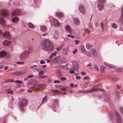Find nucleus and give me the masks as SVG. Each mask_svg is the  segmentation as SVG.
<instances>
[{"label": "nucleus", "instance_id": "obj_1", "mask_svg": "<svg viewBox=\"0 0 123 123\" xmlns=\"http://www.w3.org/2000/svg\"><path fill=\"white\" fill-rule=\"evenodd\" d=\"M53 47L51 42L48 39L44 40L42 45V49L45 50L51 51L53 50Z\"/></svg>", "mask_w": 123, "mask_h": 123}, {"label": "nucleus", "instance_id": "obj_2", "mask_svg": "<svg viewBox=\"0 0 123 123\" xmlns=\"http://www.w3.org/2000/svg\"><path fill=\"white\" fill-rule=\"evenodd\" d=\"M97 5L98 10L99 11H101L104 10V4L105 3V0H97Z\"/></svg>", "mask_w": 123, "mask_h": 123}, {"label": "nucleus", "instance_id": "obj_3", "mask_svg": "<svg viewBox=\"0 0 123 123\" xmlns=\"http://www.w3.org/2000/svg\"><path fill=\"white\" fill-rule=\"evenodd\" d=\"M28 101L25 98L21 99L19 101L18 104L19 106L21 107H25L27 105Z\"/></svg>", "mask_w": 123, "mask_h": 123}, {"label": "nucleus", "instance_id": "obj_4", "mask_svg": "<svg viewBox=\"0 0 123 123\" xmlns=\"http://www.w3.org/2000/svg\"><path fill=\"white\" fill-rule=\"evenodd\" d=\"M29 54V52H27L25 51L24 53L21 54L20 56L21 60L24 61L27 59L28 57V55Z\"/></svg>", "mask_w": 123, "mask_h": 123}, {"label": "nucleus", "instance_id": "obj_5", "mask_svg": "<svg viewBox=\"0 0 123 123\" xmlns=\"http://www.w3.org/2000/svg\"><path fill=\"white\" fill-rule=\"evenodd\" d=\"M72 67L73 69L75 70H77L79 68V66L77 63L74 61L72 62Z\"/></svg>", "mask_w": 123, "mask_h": 123}, {"label": "nucleus", "instance_id": "obj_6", "mask_svg": "<svg viewBox=\"0 0 123 123\" xmlns=\"http://www.w3.org/2000/svg\"><path fill=\"white\" fill-rule=\"evenodd\" d=\"M22 12H20L17 10H16L13 11L12 12V15H24L23 13H22Z\"/></svg>", "mask_w": 123, "mask_h": 123}, {"label": "nucleus", "instance_id": "obj_7", "mask_svg": "<svg viewBox=\"0 0 123 123\" xmlns=\"http://www.w3.org/2000/svg\"><path fill=\"white\" fill-rule=\"evenodd\" d=\"M79 10L83 14H84L85 13V9L83 6L80 5L79 8Z\"/></svg>", "mask_w": 123, "mask_h": 123}, {"label": "nucleus", "instance_id": "obj_8", "mask_svg": "<svg viewBox=\"0 0 123 123\" xmlns=\"http://www.w3.org/2000/svg\"><path fill=\"white\" fill-rule=\"evenodd\" d=\"M115 114L117 118V123H123L118 113L117 112Z\"/></svg>", "mask_w": 123, "mask_h": 123}, {"label": "nucleus", "instance_id": "obj_9", "mask_svg": "<svg viewBox=\"0 0 123 123\" xmlns=\"http://www.w3.org/2000/svg\"><path fill=\"white\" fill-rule=\"evenodd\" d=\"M61 58L60 57L57 56L54 57L53 59V62L54 63H58L60 61Z\"/></svg>", "mask_w": 123, "mask_h": 123}, {"label": "nucleus", "instance_id": "obj_10", "mask_svg": "<svg viewBox=\"0 0 123 123\" xmlns=\"http://www.w3.org/2000/svg\"><path fill=\"white\" fill-rule=\"evenodd\" d=\"M74 23L75 26H78L80 25V22L78 18H75L74 19Z\"/></svg>", "mask_w": 123, "mask_h": 123}, {"label": "nucleus", "instance_id": "obj_11", "mask_svg": "<svg viewBox=\"0 0 123 123\" xmlns=\"http://www.w3.org/2000/svg\"><path fill=\"white\" fill-rule=\"evenodd\" d=\"M53 24L54 26L56 27H58L60 26V24L58 20L56 19H53Z\"/></svg>", "mask_w": 123, "mask_h": 123}, {"label": "nucleus", "instance_id": "obj_12", "mask_svg": "<svg viewBox=\"0 0 123 123\" xmlns=\"http://www.w3.org/2000/svg\"><path fill=\"white\" fill-rule=\"evenodd\" d=\"M10 12L8 10H3L1 12V15H7L9 14Z\"/></svg>", "mask_w": 123, "mask_h": 123}, {"label": "nucleus", "instance_id": "obj_13", "mask_svg": "<svg viewBox=\"0 0 123 123\" xmlns=\"http://www.w3.org/2000/svg\"><path fill=\"white\" fill-rule=\"evenodd\" d=\"M65 29L67 32L70 33V34H71L72 31H71V29L70 28L69 26L67 25L65 26Z\"/></svg>", "mask_w": 123, "mask_h": 123}, {"label": "nucleus", "instance_id": "obj_14", "mask_svg": "<svg viewBox=\"0 0 123 123\" xmlns=\"http://www.w3.org/2000/svg\"><path fill=\"white\" fill-rule=\"evenodd\" d=\"M11 43L9 40H6L4 42H3V44L4 46H8Z\"/></svg>", "mask_w": 123, "mask_h": 123}, {"label": "nucleus", "instance_id": "obj_15", "mask_svg": "<svg viewBox=\"0 0 123 123\" xmlns=\"http://www.w3.org/2000/svg\"><path fill=\"white\" fill-rule=\"evenodd\" d=\"M6 53L4 50L1 51L0 52V57H4L6 55Z\"/></svg>", "mask_w": 123, "mask_h": 123}, {"label": "nucleus", "instance_id": "obj_16", "mask_svg": "<svg viewBox=\"0 0 123 123\" xmlns=\"http://www.w3.org/2000/svg\"><path fill=\"white\" fill-rule=\"evenodd\" d=\"M91 53L94 57L96 56L97 55V53L96 50L93 49L91 50Z\"/></svg>", "mask_w": 123, "mask_h": 123}, {"label": "nucleus", "instance_id": "obj_17", "mask_svg": "<svg viewBox=\"0 0 123 123\" xmlns=\"http://www.w3.org/2000/svg\"><path fill=\"white\" fill-rule=\"evenodd\" d=\"M40 30L43 31H47V28L45 26L43 25L40 26Z\"/></svg>", "mask_w": 123, "mask_h": 123}, {"label": "nucleus", "instance_id": "obj_18", "mask_svg": "<svg viewBox=\"0 0 123 123\" xmlns=\"http://www.w3.org/2000/svg\"><path fill=\"white\" fill-rule=\"evenodd\" d=\"M27 25L28 27L31 28L33 29L35 27L34 25L31 22L28 23Z\"/></svg>", "mask_w": 123, "mask_h": 123}, {"label": "nucleus", "instance_id": "obj_19", "mask_svg": "<svg viewBox=\"0 0 123 123\" xmlns=\"http://www.w3.org/2000/svg\"><path fill=\"white\" fill-rule=\"evenodd\" d=\"M68 65L67 64H66L65 65H61L60 66V68L62 69L67 70L69 68L68 67Z\"/></svg>", "mask_w": 123, "mask_h": 123}, {"label": "nucleus", "instance_id": "obj_20", "mask_svg": "<svg viewBox=\"0 0 123 123\" xmlns=\"http://www.w3.org/2000/svg\"><path fill=\"white\" fill-rule=\"evenodd\" d=\"M86 49H89L92 48L91 44L88 43H86Z\"/></svg>", "mask_w": 123, "mask_h": 123}, {"label": "nucleus", "instance_id": "obj_21", "mask_svg": "<svg viewBox=\"0 0 123 123\" xmlns=\"http://www.w3.org/2000/svg\"><path fill=\"white\" fill-rule=\"evenodd\" d=\"M5 23V21L4 19L1 18L0 19V24L2 25H4Z\"/></svg>", "mask_w": 123, "mask_h": 123}, {"label": "nucleus", "instance_id": "obj_22", "mask_svg": "<svg viewBox=\"0 0 123 123\" xmlns=\"http://www.w3.org/2000/svg\"><path fill=\"white\" fill-rule=\"evenodd\" d=\"M80 48L81 51L83 53H85L86 52L85 48L84 46L83 45H82L81 46Z\"/></svg>", "mask_w": 123, "mask_h": 123}, {"label": "nucleus", "instance_id": "obj_23", "mask_svg": "<svg viewBox=\"0 0 123 123\" xmlns=\"http://www.w3.org/2000/svg\"><path fill=\"white\" fill-rule=\"evenodd\" d=\"M3 35L6 37H8L10 36V34L8 33L5 32L4 33Z\"/></svg>", "mask_w": 123, "mask_h": 123}, {"label": "nucleus", "instance_id": "obj_24", "mask_svg": "<svg viewBox=\"0 0 123 123\" xmlns=\"http://www.w3.org/2000/svg\"><path fill=\"white\" fill-rule=\"evenodd\" d=\"M18 20V18L17 17H15L12 19V21L14 22H16Z\"/></svg>", "mask_w": 123, "mask_h": 123}, {"label": "nucleus", "instance_id": "obj_25", "mask_svg": "<svg viewBox=\"0 0 123 123\" xmlns=\"http://www.w3.org/2000/svg\"><path fill=\"white\" fill-rule=\"evenodd\" d=\"M116 71L117 72H123V68H118L116 70Z\"/></svg>", "mask_w": 123, "mask_h": 123}, {"label": "nucleus", "instance_id": "obj_26", "mask_svg": "<svg viewBox=\"0 0 123 123\" xmlns=\"http://www.w3.org/2000/svg\"><path fill=\"white\" fill-rule=\"evenodd\" d=\"M88 92H91L94 91H96L95 89H94L93 88H92L87 90Z\"/></svg>", "mask_w": 123, "mask_h": 123}, {"label": "nucleus", "instance_id": "obj_27", "mask_svg": "<svg viewBox=\"0 0 123 123\" xmlns=\"http://www.w3.org/2000/svg\"><path fill=\"white\" fill-rule=\"evenodd\" d=\"M33 50V48L32 46H31V47H29V49L28 51H26L27 52H29V53L30 52H31Z\"/></svg>", "mask_w": 123, "mask_h": 123}, {"label": "nucleus", "instance_id": "obj_28", "mask_svg": "<svg viewBox=\"0 0 123 123\" xmlns=\"http://www.w3.org/2000/svg\"><path fill=\"white\" fill-rule=\"evenodd\" d=\"M6 91H7V93H10L11 94H12L13 93V91L12 90H11V89H7L6 90Z\"/></svg>", "mask_w": 123, "mask_h": 123}, {"label": "nucleus", "instance_id": "obj_29", "mask_svg": "<svg viewBox=\"0 0 123 123\" xmlns=\"http://www.w3.org/2000/svg\"><path fill=\"white\" fill-rule=\"evenodd\" d=\"M112 27L113 28L116 29L117 27L116 24L115 23H112L111 25Z\"/></svg>", "mask_w": 123, "mask_h": 123}, {"label": "nucleus", "instance_id": "obj_30", "mask_svg": "<svg viewBox=\"0 0 123 123\" xmlns=\"http://www.w3.org/2000/svg\"><path fill=\"white\" fill-rule=\"evenodd\" d=\"M25 62L22 61H18L17 62H16V63L17 64L19 65H22L24 64Z\"/></svg>", "mask_w": 123, "mask_h": 123}, {"label": "nucleus", "instance_id": "obj_31", "mask_svg": "<svg viewBox=\"0 0 123 123\" xmlns=\"http://www.w3.org/2000/svg\"><path fill=\"white\" fill-rule=\"evenodd\" d=\"M57 53V50L55 51L54 52L52 53L51 54L53 56H55Z\"/></svg>", "mask_w": 123, "mask_h": 123}, {"label": "nucleus", "instance_id": "obj_32", "mask_svg": "<svg viewBox=\"0 0 123 123\" xmlns=\"http://www.w3.org/2000/svg\"><path fill=\"white\" fill-rule=\"evenodd\" d=\"M120 20L121 23L123 25V16H121L120 18Z\"/></svg>", "mask_w": 123, "mask_h": 123}, {"label": "nucleus", "instance_id": "obj_33", "mask_svg": "<svg viewBox=\"0 0 123 123\" xmlns=\"http://www.w3.org/2000/svg\"><path fill=\"white\" fill-rule=\"evenodd\" d=\"M56 14L57 15H63V13L61 12H57L56 13Z\"/></svg>", "mask_w": 123, "mask_h": 123}, {"label": "nucleus", "instance_id": "obj_34", "mask_svg": "<svg viewBox=\"0 0 123 123\" xmlns=\"http://www.w3.org/2000/svg\"><path fill=\"white\" fill-rule=\"evenodd\" d=\"M61 80L62 81H65L66 80V78L65 77H61L60 78Z\"/></svg>", "mask_w": 123, "mask_h": 123}, {"label": "nucleus", "instance_id": "obj_35", "mask_svg": "<svg viewBox=\"0 0 123 123\" xmlns=\"http://www.w3.org/2000/svg\"><path fill=\"white\" fill-rule=\"evenodd\" d=\"M14 82L16 83H19L20 84H21L22 83V82L21 81H20L18 80H15L14 81Z\"/></svg>", "mask_w": 123, "mask_h": 123}, {"label": "nucleus", "instance_id": "obj_36", "mask_svg": "<svg viewBox=\"0 0 123 123\" xmlns=\"http://www.w3.org/2000/svg\"><path fill=\"white\" fill-rule=\"evenodd\" d=\"M47 100V98L45 96L43 98L42 102V103H43L45 102Z\"/></svg>", "mask_w": 123, "mask_h": 123}, {"label": "nucleus", "instance_id": "obj_37", "mask_svg": "<svg viewBox=\"0 0 123 123\" xmlns=\"http://www.w3.org/2000/svg\"><path fill=\"white\" fill-rule=\"evenodd\" d=\"M69 70H70V71H69V73L71 74H73L74 73L75 71L72 70V69L71 68L70 69H69Z\"/></svg>", "mask_w": 123, "mask_h": 123}, {"label": "nucleus", "instance_id": "obj_38", "mask_svg": "<svg viewBox=\"0 0 123 123\" xmlns=\"http://www.w3.org/2000/svg\"><path fill=\"white\" fill-rule=\"evenodd\" d=\"M47 77V76L43 75L42 76H39L38 77V78L39 79H44L46 77Z\"/></svg>", "mask_w": 123, "mask_h": 123}, {"label": "nucleus", "instance_id": "obj_39", "mask_svg": "<svg viewBox=\"0 0 123 123\" xmlns=\"http://www.w3.org/2000/svg\"><path fill=\"white\" fill-rule=\"evenodd\" d=\"M106 68V67L104 66L101 67V71H103Z\"/></svg>", "mask_w": 123, "mask_h": 123}, {"label": "nucleus", "instance_id": "obj_40", "mask_svg": "<svg viewBox=\"0 0 123 123\" xmlns=\"http://www.w3.org/2000/svg\"><path fill=\"white\" fill-rule=\"evenodd\" d=\"M63 53L65 54H66L67 53V51L66 49H63Z\"/></svg>", "mask_w": 123, "mask_h": 123}, {"label": "nucleus", "instance_id": "obj_41", "mask_svg": "<svg viewBox=\"0 0 123 123\" xmlns=\"http://www.w3.org/2000/svg\"><path fill=\"white\" fill-rule=\"evenodd\" d=\"M108 67L112 68H115V66H114L111 65H108Z\"/></svg>", "mask_w": 123, "mask_h": 123}, {"label": "nucleus", "instance_id": "obj_42", "mask_svg": "<svg viewBox=\"0 0 123 123\" xmlns=\"http://www.w3.org/2000/svg\"><path fill=\"white\" fill-rule=\"evenodd\" d=\"M44 74L43 71L42 70L40 71L39 72V74L40 75H42L43 74Z\"/></svg>", "mask_w": 123, "mask_h": 123}, {"label": "nucleus", "instance_id": "obj_43", "mask_svg": "<svg viewBox=\"0 0 123 123\" xmlns=\"http://www.w3.org/2000/svg\"><path fill=\"white\" fill-rule=\"evenodd\" d=\"M94 68L97 70V71H98L99 70V69L98 68V67L97 65L95 64L94 65Z\"/></svg>", "mask_w": 123, "mask_h": 123}, {"label": "nucleus", "instance_id": "obj_44", "mask_svg": "<svg viewBox=\"0 0 123 123\" xmlns=\"http://www.w3.org/2000/svg\"><path fill=\"white\" fill-rule=\"evenodd\" d=\"M78 51V50L77 49H75L73 52V53L74 54H75Z\"/></svg>", "mask_w": 123, "mask_h": 123}, {"label": "nucleus", "instance_id": "obj_45", "mask_svg": "<svg viewBox=\"0 0 123 123\" xmlns=\"http://www.w3.org/2000/svg\"><path fill=\"white\" fill-rule=\"evenodd\" d=\"M40 63L41 64H44L45 62L43 60H41L40 61Z\"/></svg>", "mask_w": 123, "mask_h": 123}, {"label": "nucleus", "instance_id": "obj_46", "mask_svg": "<svg viewBox=\"0 0 123 123\" xmlns=\"http://www.w3.org/2000/svg\"><path fill=\"white\" fill-rule=\"evenodd\" d=\"M89 79L88 76H86L83 79L84 80H88Z\"/></svg>", "mask_w": 123, "mask_h": 123}, {"label": "nucleus", "instance_id": "obj_47", "mask_svg": "<svg viewBox=\"0 0 123 123\" xmlns=\"http://www.w3.org/2000/svg\"><path fill=\"white\" fill-rule=\"evenodd\" d=\"M38 87L41 88H42L43 87V86L42 85L40 84L38 85Z\"/></svg>", "mask_w": 123, "mask_h": 123}, {"label": "nucleus", "instance_id": "obj_48", "mask_svg": "<svg viewBox=\"0 0 123 123\" xmlns=\"http://www.w3.org/2000/svg\"><path fill=\"white\" fill-rule=\"evenodd\" d=\"M81 74L82 75H84L86 74V73L84 71L82 72Z\"/></svg>", "mask_w": 123, "mask_h": 123}, {"label": "nucleus", "instance_id": "obj_49", "mask_svg": "<svg viewBox=\"0 0 123 123\" xmlns=\"http://www.w3.org/2000/svg\"><path fill=\"white\" fill-rule=\"evenodd\" d=\"M86 54L89 57H90L91 56V55L90 53L89 52H87L86 53Z\"/></svg>", "mask_w": 123, "mask_h": 123}, {"label": "nucleus", "instance_id": "obj_50", "mask_svg": "<svg viewBox=\"0 0 123 123\" xmlns=\"http://www.w3.org/2000/svg\"><path fill=\"white\" fill-rule=\"evenodd\" d=\"M75 77L76 79H77L79 80L81 78V77L80 76H76Z\"/></svg>", "mask_w": 123, "mask_h": 123}, {"label": "nucleus", "instance_id": "obj_51", "mask_svg": "<svg viewBox=\"0 0 123 123\" xmlns=\"http://www.w3.org/2000/svg\"><path fill=\"white\" fill-rule=\"evenodd\" d=\"M51 91L52 92L57 93V92L58 90L55 89H54L52 90Z\"/></svg>", "mask_w": 123, "mask_h": 123}, {"label": "nucleus", "instance_id": "obj_52", "mask_svg": "<svg viewBox=\"0 0 123 123\" xmlns=\"http://www.w3.org/2000/svg\"><path fill=\"white\" fill-rule=\"evenodd\" d=\"M39 69L38 68H36L34 69L33 71L35 72H37L38 71V70Z\"/></svg>", "mask_w": 123, "mask_h": 123}, {"label": "nucleus", "instance_id": "obj_53", "mask_svg": "<svg viewBox=\"0 0 123 123\" xmlns=\"http://www.w3.org/2000/svg\"><path fill=\"white\" fill-rule=\"evenodd\" d=\"M101 26L102 27V30L103 29V26H104V24L103 23L101 22Z\"/></svg>", "mask_w": 123, "mask_h": 123}, {"label": "nucleus", "instance_id": "obj_54", "mask_svg": "<svg viewBox=\"0 0 123 123\" xmlns=\"http://www.w3.org/2000/svg\"><path fill=\"white\" fill-rule=\"evenodd\" d=\"M24 74L25 73L27 72V71L25 69H24L22 70Z\"/></svg>", "mask_w": 123, "mask_h": 123}, {"label": "nucleus", "instance_id": "obj_55", "mask_svg": "<svg viewBox=\"0 0 123 123\" xmlns=\"http://www.w3.org/2000/svg\"><path fill=\"white\" fill-rule=\"evenodd\" d=\"M15 72L16 75H18L20 74L19 71H17Z\"/></svg>", "mask_w": 123, "mask_h": 123}, {"label": "nucleus", "instance_id": "obj_56", "mask_svg": "<svg viewBox=\"0 0 123 123\" xmlns=\"http://www.w3.org/2000/svg\"><path fill=\"white\" fill-rule=\"evenodd\" d=\"M75 42H76V45H77L78 44V43L79 42V41L77 40H75Z\"/></svg>", "mask_w": 123, "mask_h": 123}, {"label": "nucleus", "instance_id": "obj_57", "mask_svg": "<svg viewBox=\"0 0 123 123\" xmlns=\"http://www.w3.org/2000/svg\"><path fill=\"white\" fill-rule=\"evenodd\" d=\"M33 76V75H29L27 76V77L28 78H31Z\"/></svg>", "mask_w": 123, "mask_h": 123}, {"label": "nucleus", "instance_id": "obj_58", "mask_svg": "<svg viewBox=\"0 0 123 123\" xmlns=\"http://www.w3.org/2000/svg\"><path fill=\"white\" fill-rule=\"evenodd\" d=\"M60 82V81L59 80H55L54 81V83H59Z\"/></svg>", "mask_w": 123, "mask_h": 123}, {"label": "nucleus", "instance_id": "obj_59", "mask_svg": "<svg viewBox=\"0 0 123 123\" xmlns=\"http://www.w3.org/2000/svg\"><path fill=\"white\" fill-rule=\"evenodd\" d=\"M15 72H12L11 73V74L13 75H16V73Z\"/></svg>", "mask_w": 123, "mask_h": 123}, {"label": "nucleus", "instance_id": "obj_60", "mask_svg": "<svg viewBox=\"0 0 123 123\" xmlns=\"http://www.w3.org/2000/svg\"><path fill=\"white\" fill-rule=\"evenodd\" d=\"M85 31L87 33H88L89 32V31L87 29H85Z\"/></svg>", "mask_w": 123, "mask_h": 123}, {"label": "nucleus", "instance_id": "obj_61", "mask_svg": "<svg viewBox=\"0 0 123 123\" xmlns=\"http://www.w3.org/2000/svg\"><path fill=\"white\" fill-rule=\"evenodd\" d=\"M9 81L10 82H14V81H15L13 80L12 79H10L9 80Z\"/></svg>", "mask_w": 123, "mask_h": 123}, {"label": "nucleus", "instance_id": "obj_62", "mask_svg": "<svg viewBox=\"0 0 123 123\" xmlns=\"http://www.w3.org/2000/svg\"><path fill=\"white\" fill-rule=\"evenodd\" d=\"M120 110L123 113V108H120Z\"/></svg>", "mask_w": 123, "mask_h": 123}, {"label": "nucleus", "instance_id": "obj_63", "mask_svg": "<svg viewBox=\"0 0 123 123\" xmlns=\"http://www.w3.org/2000/svg\"><path fill=\"white\" fill-rule=\"evenodd\" d=\"M104 64L106 66H107L108 67V65H109L107 64V63H106L105 62L104 63Z\"/></svg>", "mask_w": 123, "mask_h": 123}, {"label": "nucleus", "instance_id": "obj_64", "mask_svg": "<svg viewBox=\"0 0 123 123\" xmlns=\"http://www.w3.org/2000/svg\"><path fill=\"white\" fill-rule=\"evenodd\" d=\"M47 35V34L46 33H45L44 34H42V35L43 36H44L45 35Z\"/></svg>", "mask_w": 123, "mask_h": 123}]
</instances>
